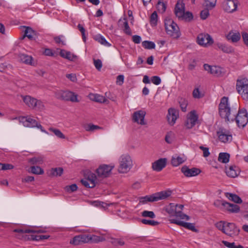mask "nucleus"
I'll return each instance as SVG.
<instances>
[{
    "label": "nucleus",
    "instance_id": "obj_1",
    "mask_svg": "<svg viewBox=\"0 0 248 248\" xmlns=\"http://www.w3.org/2000/svg\"><path fill=\"white\" fill-rule=\"evenodd\" d=\"M219 114L226 122L235 121L239 127H245L248 122V114L245 108H239L238 111L234 109V114L231 116V108L228 105V98L223 97L218 106Z\"/></svg>",
    "mask_w": 248,
    "mask_h": 248
},
{
    "label": "nucleus",
    "instance_id": "obj_2",
    "mask_svg": "<svg viewBox=\"0 0 248 248\" xmlns=\"http://www.w3.org/2000/svg\"><path fill=\"white\" fill-rule=\"evenodd\" d=\"M178 0L175 6L174 14L179 20H184L186 22H190L193 19L192 13L189 11H185V5L182 2L180 4Z\"/></svg>",
    "mask_w": 248,
    "mask_h": 248
},
{
    "label": "nucleus",
    "instance_id": "obj_3",
    "mask_svg": "<svg viewBox=\"0 0 248 248\" xmlns=\"http://www.w3.org/2000/svg\"><path fill=\"white\" fill-rule=\"evenodd\" d=\"M236 90L244 100L248 101V80L247 79H237Z\"/></svg>",
    "mask_w": 248,
    "mask_h": 248
},
{
    "label": "nucleus",
    "instance_id": "obj_4",
    "mask_svg": "<svg viewBox=\"0 0 248 248\" xmlns=\"http://www.w3.org/2000/svg\"><path fill=\"white\" fill-rule=\"evenodd\" d=\"M56 97L60 100L70 101L72 102H78V95L75 93L69 91H61L56 93Z\"/></svg>",
    "mask_w": 248,
    "mask_h": 248
},
{
    "label": "nucleus",
    "instance_id": "obj_5",
    "mask_svg": "<svg viewBox=\"0 0 248 248\" xmlns=\"http://www.w3.org/2000/svg\"><path fill=\"white\" fill-rule=\"evenodd\" d=\"M114 168L112 165L102 164L96 170L95 172L98 178H106L110 176Z\"/></svg>",
    "mask_w": 248,
    "mask_h": 248
},
{
    "label": "nucleus",
    "instance_id": "obj_6",
    "mask_svg": "<svg viewBox=\"0 0 248 248\" xmlns=\"http://www.w3.org/2000/svg\"><path fill=\"white\" fill-rule=\"evenodd\" d=\"M132 166V161L129 155H123L121 157L119 171L121 173L127 172Z\"/></svg>",
    "mask_w": 248,
    "mask_h": 248
},
{
    "label": "nucleus",
    "instance_id": "obj_7",
    "mask_svg": "<svg viewBox=\"0 0 248 248\" xmlns=\"http://www.w3.org/2000/svg\"><path fill=\"white\" fill-rule=\"evenodd\" d=\"M21 97L23 102L31 108H36L38 109H42L44 107L41 101L38 100L30 95H21Z\"/></svg>",
    "mask_w": 248,
    "mask_h": 248
},
{
    "label": "nucleus",
    "instance_id": "obj_8",
    "mask_svg": "<svg viewBox=\"0 0 248 248\" xmlns=\"http://www.w3.org/2000/svg\"><path fill=\"white\" fill-rule=\"evenodd\" d=\"M237 0H226L222 3V7L224 11L231 13L237 10Z\"/></svg>",
    "mask_w": 248,
    "mask_h": 248
},
{
    "label": "nucleus",
    "instance_id": "obj_9",
    "mask_svg": "<svg viewBox=\"0 0 248 248\" xmlns=\"http://www.w3.org/2000/svg\"><path fill=\"white\" fill-rule=\"evenodd\" d=\"M197 42L200 46H206L212 44L214 41L209 34L201 33L197 36Z\"/></svg>",
    "mask_w": 248,
    "mask_h": 248
},
{
    "label": "nucleus",
    "instance_id": "obj_10",
    "mask_svg": "<svg viewBox=\"0 0 248 248\" xmlns=\"http://www.w3.org/2000/svg\"><path fill=\"white\" fill-rule=\"evenodd\" d=\"M198 121V115L195 110L190 112L188 115L187 120L185 123V125L188 129L193 127Z\"/></svg>",
    "mask_w": 248,
    "mask_h": 248
},
{
    "label": "nucleus",
    "instance_id": "obj_11",
    "mask_svg": "<svg viewBox=\"0 0 248 248\" xmlns=\"http://www.w3.org/2000/svg\"><path fill=\"white\" fill-rule=\"evenodd\" d=\"M217 135L219 140L224 143L231 142L232 139L231 132L225 129H220L217 132Z\"/></svg>",
    "mask_w": 248,
    "mask_h": 248
},
{
    "label": "nucleus",
    "instance_id": "obj_12",
    "mask_svg": "<svg viewBox=\"0 0 248 248\" xmlns=\"http://www.w3.org/2000/svg\"><path fill=\"white\" fill-rule=\"evenodd\" d=\"M165 30L167 34L174 39H177L181 35L179 28L176 23L168 27Z\"/></svg>",
    "mask_w": 248,
    "mask_h": 248
},
{
    "label": "nucleus",
    "instance_id": "obj_13",
    "mask_svg": "<svg viewBox=\"0 0 248 248\" xmlns=\"http://www.w3.org/2000/svg\"><path fill=\"white\" fill-rule=\"evenodd\" d=\"M181 171L187 177L195 176L201 172V170L197 168L189 169L187 166H184L181 168Z\"/></svg>",
    "mask_w": 248,
    "mask_h": 248
},
{
    "label": "nucleus",
    "instance_id": "obj_14",
    "mask_svg": "<svg viewBox=\"0 0 248 248\" xmlns=\"http://www.w3.org/2000/svg\"><path fill=\"white\" fill-rule=\"evenodd\" d=\"M90 234H81L75 236L70 243L74 245H78L82 243L90 242Z\"/></svg>",
    "mask_w": 248,
    "mask_h": 248
},
{
    "label": "nucleus",
    "instance_id": "obj_15",
    "mask_svg": "<svg viewBox=\"0 0 248 248\" xmlns=\"http://www.w3.org/2000/svg\"><path fill=\"white\" fill-rule=\"evenodd\" d=\"M145 114L146 112L143 110L135 111L133 114V121L141 125H145L146 123L144 122V120Z\"/></svg>",
    "mask_w": 248,
    "mask_h": 248
},
{
    "label": "nucleus",
    "instance_id": "obj_16",
    "mask_svg": "<svg viewBox=\"0 0 248 248\" xmlns=\"http://www.w3.org/2000/svg\"><path fill=\"white\" fill-rule=\"evenodd\" d=\"M24 28H25V30L24 31V35L21 38L22 39L26 37H28L31 41L35 40L37 38V32L31 27L24 26Z\"/></svg>",
    "mask_w": 248,
    "mask_h": 248
},
{
    "label": "nucleus",
    "instance_id": "obj_17",
    "mask_svg": "<svg viewBox=\"0 0 248 248\" xmlns=\"http://www.w3.org/2000/svg\"><path fill=\"white\" fill-rule=\"evenodd\" d=\"M226 233L225 234L232 236V235H238L240 230L234 223H228L225 226Z\"/></svg>",
    "mask_w": 248,
    "mask_h": 248
},
{
    "label": "nucleus",
    "instance_id": "obj_18",
    "mask_svg": "<svg viewBox=\"0 0 248 248\" xmlns=\"http://www.w3.org/2000/svg\"><path fill=\"white\" fill-rule=\"evenodd\" d=\"M178 111L176 109L170 108L168 110V113L167 116L169 123L173 125L177 118L178 117Z\"/></svg>",
    "mask_w": 248,
    "mask_h": 248
},
{
    "label": "nucleus",
    "instance_id": "obj_19",
    "mask_svg": "<svg viewBox=\"0 0 248 248\" xmlns=\"http://www.w3.org/2000/svg\"><path fill=\"white\" fill-rule=\"evenodd\" d=\"M166 158H160L152 163V168L154 170L160 171L166 167Z\"/></svg>",
    "mask_w": 248,
    "mask_h": 248
},
{
    "label": "nucleus",
    "instance_id": "obj_20",
    "mask_svg": "<svg viewBox=\"0 0 248 248\" xmlns=\"http://www.w3.org/2000/svg\"><path fill=\"white\" fill-rule=\"evenodd\" d=\"M225 170L227 175L231 178L237 177L240 173L239 168L235 165L230 166L228 168L226 167Z\"/></svg>",
    "mask_w": 248,
    "mask_h": 248
},
{
    "label": "nucleus",
    "instance_id": "obj_21",
    "mask_svg": "<svg viewBox=\"0 0 248 248\" xmlns=\"http://www.w3.org/2000/svg\"><path fill=\"white\" fill-rule=\"evenodd\" d=\"M20 122H22L23 125L26 127H35L37 124V122L30 117H21L19 118Z\"/></svg>",
    "mask_w": 248,
    "mask_h": 248
},
{
    "label": "nucleus",
    "instance_id": "obj_22",
    "mask_svg": "<svg viewBox=\"0 0 248 248\" xmlns=\"http://www.w3.org/2000/svg\"><path fill=\"white\" fill-rule=\"evenodd\" d=\"M18 57L20 62L26 64L35 66L36 64V62H34L33 59L31 56L21 53L19 54Z\"/></svg>",
    "mask_w": 248,
    "mask_h": 248
},
{
    "label": "nucleus",
    "instance_id": "obj_23",
    "mask_svg": "<svg viewBox=\"0 0 248 248\" xmlns=\"http://www.w3.org/2000/svg\"><path fill=\"white\" fill-rule=\"evenodd\" d=\"M172 193L171 190L162 191L159 192L154 193L155 201H158L160 200H164L170 196Z\"/></svg>",
    "mask_w": 248,
    "mask_h": 248
},
{
    "label": "nucleus",
    "instance_id": "obj_24",
    "mask_svg": "<svg viewBox=\"0 0 248 248\" xmlns=\"http://www.w3.org/2000/svg\"><path fill=\"white\" fill-rule=\"evenodd\" d=\"M60 55L62 57L72 61H74L77 57L76 55L72 54L70 51L63 49L61 50Z\"/></svg>",
    "mask_w": 248,
    "mask_h": 248
},
{
    "label": "nucleus",
    "instance_id": "obj_25",
    "mask_svg": "<svg viewBox=\"0 0 248 248\" xmlns=\"http://www.w3.org/2000/svg\"><path fill=\"white\" fill-rule=\"evenodd\" d=\"M228 40H231L233 43L237 42L241 38L240 34L239 32L234 33L231 31L226 36Z\"/></svg>",
    "mask_w": 248,
    "mask_h": 248
},
{
    "label": "nucleus",
    "instance_id": "obj_26",
    "mask_svg": "<svg viewBox=\"0 0 248 248\" xmlns=\"http://www.w3.org/2000/svg\"><path fill=\"white\" fill-rule=\"evenodd\" d=\"M225 209L230 213H238L240 211L238 205L227 202Z\"/></svg>",
    "mask_w": 248,
    "mask_h": 248
},
{
    "label": "nucleus",
    "instance_id": "obj_27",
    "mask_svg": "<svg viewBox=\"0 0 248 248\" xmlns=\"http://www.w3.org/2000/svg\"><path fill=\"white\" fill-rule=\"evenodd\" d=\"M63 171V170L62 167L52 168L49 171L48 176H60L62 175Z\"/></svg>",
    "mask_w": 248,
    "mask_h": 248
},
{
    "label": "nucleus",
    "instance_id": "obj_28",
    "mask_svg": "<svg viewBox=\"0 0 248 248\" xmlns=\"http://www.w3.org/2000/svg\"><path fill=\"white\" fill-rule=\"evenodd\" d=\"M165 210L170 215V217H174L177 212V209H176L175 204L171 203L165 208Z\"/></svg>",
    "mask_w": 248,
    "mask_h": 248
},
{
    "label": "nucleus",
    "instance_id": "obj_29",
    "mask_svg": "<svg viewBox=\"0 0 248 248\" xmlns=\"http://www.w3.org/2000/svg\"><path fill=\"white\" fill-rule=\"evenodd\" d=\"M230 155L227 153H220L219 154L218 161L221 163L226 164L229 162Z\"/></svg>",
    "mask_w": 248,
    "mask_h": 248
},
{
    "label": "nucleus",
    "instance_id": "obj_30",
    "mask_svg": "<svg viewBox=\"0 0 248 248\" xmlns=\"http://www.w3.org/2000/svg\"><path fill=\"white\" fill-rule=\"evenodd\" d=\"M226 197L230 200L236 203H241L242 202V199L236 194L231 193H226Z\"/></svg>",
    "mask_w": 248,
    "mask_h": 248
},
{
    "label": "nucleus",
    "instance_id": "obj_31",
    "mask_svg": "<svg viewBox=\"0 0 248 248\" xmlns=\"http://www.w3.org/2000/svg\"><path fill=\"white\" fill-rule=\"evenodd\" d=\"M121 22H123V26L124 27V32L127 35H131L132 34L131 30L128 25L126 17L124 18L123 20L121 19H119V22L120 23Z\"/></svg>",
    "mask_w": 248,
    "mask_h": 248
},
{
    "label": "nucleus",
    "instance_id": "obj_32",
    "mask_svg": "<svg viewBox=\"0 0 248 248\" xmlns=\"http://www.w3.org/2000/svg\"><path fill=\"white\" fill-rule=\"evenodd\" d=\"M156 202L154 194L140 198V202L142 204H145L147 202Z\"/></svg>",
    "mask_w": 248,
    "mask_h": 248
},
{
    "label": "nucleus",
    "instance_id": "obj_33",
    "mask_svg": "<svg viewBox=\"0 0 248 248\" xmlns=\"http://www.w3.org/2000/svg\"><path fill=\"white\" fill-rule=\"evenodd\" d=\"M93 39L96 41L98 42L102 45H105L107 46H111V44L109 43L106 39L100 34H97L93 37Z\"/></svg>",
    "mask_w": 248,
    "mask_h": 248
},
{
    "label": "nucleus",
    "instance_id": "obj_34",
    "mask_svg": "<svg viewBox=\"0 0 248 248\" xmlns=\"http://www.w3.org/2000/svg\"><path fill=\"white\" fill-rule=\"evenodd\" d=\"M185 162L183 158L180 156H173L171 160V164L174 167H177Z\"/></svg>",
    "mask_w": 248,
    "mask_h": 248
},
{
    "label": "nucleus",
    "instance_id": "obj_35",
    "mask_svg": "<svg viewBox=\"0 0 248 248\" xmlns=\"http://www.w3.org/2000/svg\"><path fill=\"white\" fill-rule=\"evenodd\" d=\"M87 179L91 183V187L95 186L97 183V175L95 173L90 172Z\"/></svg>",
    "mask_w": 248,
    "mask_h": 248
},
{
    "label": "nucleus",
    "instance_id": "obj_36",
    "mask_svg": "<svg viewBox=\"0 0 248 248\" xmlns=\"http://www.w3.org/2000/svg\"><path fill=\"white\" fill-rule=\"evenodd\" d=\"M217 46L223 52L227 53H232L233 49L231 46L223 44H218Z\"/></svg>",
    "mask_w": 248,
    "mask_h": 248
},
{
    "label": "nucleus",
    "instance_id": "obj_37",
    "mask_svg": "<svg viewBox=\"0 0 248 248\" xmlns=\"http://www.w3.org/2000/svg\"><path fill=\"white\" fill-rule=\"evenodd\" d=\"M217 0H204L203 6L210 9H213L216 5Z\"/></svg>",
    "mask_w": 248,
    "mask_h": 248
},
{
    "label": "nucleus",
    "instance_id": "obj_38",
    "mask_svg": "<svg viewBox=\"0 0 248 248\" xmlns=\"http://www.w3.org/2000/svg\"><path fill=\"white\" fill-rule=\"evenodd\" d=\"M90 242L92 243H98L99 242H102L105 240V239L102 236H97L95 235L90 234Z\"/></svg>",
    "mask_w": 248,
    "mask_h": 248
},
{
    "label": "nucleus",
    "instance_id": "obj_39",
    "mask_svg": "<svg viewBox=\"0 0 248 248\" xmlns=\"http://www.w3.org/2000/svg\"><path fill=\"white\" fill-rule=\"evenodd\" d=\"M93 96H94V98L93 99V100L95 102H98V103H106V102H108V100L102 95H99L98 94H94Z\"/></svg>",
    "mask_w": 248,
    "mask_h": 248
},
{
    "label": "nucleus",
    "instance_id": "obj_40",
    "mask_svg": "<svg viewBox=\"0 0 248 248\" xmlns=\"http://www.w3.org/2000/svg\"><path fill=\"white\" fill-rule=\"evenodd\" d=\"M142 46L145 49H154L155 47L154 42L149 41H144L142 42Z\"/></svg>",
    "mask_w": 248,
    "mask_h": 248
},
{
    "label": "nucleus",
    "instance_id": "obj_41",
    "mask_svg": "<svg viewBox=\"0 0 248 248\" xmlns=\"http://www.w3.org/2000/svg\"><path fill=\"white\" fill-rule=\"evenodd\" d=\"M157 14L156 11H154L150 16V22L152 26H155L157 22Z\"/></svg>",
    "mask_w": 248,
    "mask_h": 248
},
{
    "label": "nucleus",
    "instance_id": "obj_42",
    "mask_svg": "<svg viewBox=\"0 0 248 248\" xmlns=\"http://www.w3.org/2000/svg\"><path fill=\"white\" fill-rule=\"evenodd\" d=\"M179 103L181 107V110L186 112V107L187 106V101L184 98H180L178 99Z\"/></svg>",
    "mask_w": 248,
    "mask_h": 248
},
{
    "label": "nucleus",
    "instance_id": "obj_43",
    "mask_svg": "<svg viewBox=\"0 0 248 248\" xmlns=\"http://www.w3.org/2000/svg\"><path fill=\"white\" fill-rule=\"evenodd\" d=\"M166 8L167 6L165 3H164L161 0H158L156 5V8L159 12L163 13L165 12Z\"/></svg>",
    "mask_w": 248,
    "mask_h": 248
},
{
    "label": "nucleus",
    "instance_id": "obj_44",
    "mask_svg": "<svg viewBox=\"0 0 248 248\" xmlns=\"http://www.w3.org/2000/svg\"><path fill=\"white\" fill-rule=\"evenodd\" d=\"M222 243L228 248H244V247L241 245L236 246L234 242L230 243L227 241L223 240Z\"/></svg>",
    "mask_w": 248,
    "mask_h": 248
},
{
    "label": "nucleus",
    "instance_id": "obj_45",
    "mask_svg": "<svg viewBox=\"0 0 248 248\" xmlns=\"http://www.w3.org/2000/svg\"><path fill=\"white\" fill-rule=\"evenodd\" d=\"M31 171L35 174H43L44 172V170L39 166H31Z\"/></svg>",
    "mask_w": 248,
    "mask_h": 248
},
{
    "label": "nucleus",
    "instance_id": "obj_46",
    "mask_svg": "<svg viewBox=\"0 0 248 248\" xmlns=\"http://www.w3.org/2000/svg\"><path fill=\"white\" fill-rule=\"evenodd\" d=\"M49 130L53 132L54 133V134L59 138L62 139L65 138V136H64V135L59 129L51 127L49 128Z\"/></svg>",
    "mask_w": 248,
    "mask_h": 248
},
{
    "label": "nucleus",
    "instance_id": "obj_47",
    "mask_svg": "<svg viewBox=\"0 0 248 248\" xmlns=\"http://www.w3.org/2000/svg\"><path fill=\"white\" fill-rule=\"evenodd\" d=\"M140 221L144 224L149 225L153 226H157L159 224V222L158 221L146 219H142Z\"/></svg>",
    "mask_w": 248,
    "mask_h": 248
},
{
    "label": "nucleus",
    "instance_id": "obj_48",
    "mask_svg": "<svg viewBox=\"0 0 248 248\" xmlns=\"http://www.w3.org/2000/svg\"><path fill=\"white\" fill-rule=\"evenodd\" d=\"M225 223V221H220L215 224V226L216 228H217L219 231H221L224 233H226Z\"/></svg>",
    "mask_w": 248,
    "mask_h": 248
},
{
    "label": "nucleus",
    "instance_id": "obj_49",
    "mask_svg": "<svg viewBox=\"0 0 248 248\" xmlns=\"http://www.w3.org/2000/svg\"><path fill=\"white\" fill-rule=\"evenodd\" d=\"M221 70L220 67L213 66L211 74L215 76H220L221 75Z\"/></svg>",
    "mask_w": 248,
    "mask_h": 248
},
{
    "label": "nucleus",
    "instance_id": "obj_50",
    "mask_svg": "<svg viewBox=\"0 0 248 248\" xmlns=\"http://www.w3.org/2000/svg\"><path fill=\"white\" fill-rule=\"evenodd\" d=\"M29 162L32 165L42 164L43 160L41 157H32L29 159Z\"/></svg>",
    "mask_w": 248,
    "mask_h": 248
},
{
    "label": "nucleus",
    "instance_id": "obj_51",
    "mask_svg": "<svg viewBox=\"0 0 248 248\" xmlns=\"http://www.w3.org/2000/svg\"><path fill=\"white\" fill-rule=\"evenodd\" d=\"M174 217H179L180 218L182 219H186V220H188L190 218L188 216L184 214L181 210H177V212L175 214Z\"/></svg>",
    "mask_w": 248,
    "mask_h": 248
},
{
    "label": "nucleus",
    "instance_id": "obj_52",
    "mask_svg": "<svg viewBox=\"0 0 248 248\" xmlns=\"http://www.w3.org/2000/svg\"><path fill=\"white\" fill-rule=\"evenodd\" d=\"M211 10L209 8H205L204 10H202L200 13V17L202 20L206 19L209 16V10Z\"/></svg>",
    "mask_w": 248,
    "mask_h": 248
},
{
    "label": "nucleus",
    "instance_id": "obj_53",
    "mask_svg": "<svg viewBox=\"0 0 248 248\" xmlns=\"http://www.w3.org/2000/svg\"><path fill=\"white\" fill-rule=\"evenodd\" d=\"M141 216L143 217H149L151 218H154L155 215L154 212L144 210L141 213Z\"/></svg>",
    "mask_w": 248,
    "mask_h": 248
},
{
    "label": "nucleus",
    "instance_id": "obj_54",
    "mask_svg": "<svg viewBox=\"0 0 248 248\" xmlns=\"http://www.w3.org/2000/svg\"><path fill=\"white\" fill-rule=\"evenodd\" d=\"M226 203H227V202L224 200H217L214 202V204L216 207L218 208L223 207L225 208Z\"/></svg>",
    "mask_w": 248,
    "mask_h": 248
},
{
    "label": "nucleus",
    "instance_id": "obj_55",
    "mask_svg": "<svg viewBox=\"0 0 248 248\" xmlns=\"http://www.w3.org/2000/svg\"><path fill=\"white\" fill-rule=\"evenodd\" d=\"M78 189V186L74 184L70 186H67L65 187V190L68 192H73L76 191Z\"/></svg>",
    "mask_w": 248,
    "mask_h": 248
},
{
    "label": "nucleus",
    "instance_id": "obj_56",
    "mask_svg": "<svg viewBox=\"0 0 248 248\" xmlns=\"http://www.w3.org/2000/svg\"><path fill=\"white\" fill-rule=\"evenodd\" d=\"M184 228H186L189 230L192 231L194 232H198V230L195 228V225L193 223L189 222H186Z\"/></svg>",
    "mask_w": 248,
    "mask_h": 248
},
{
    "label": "nucleus",
    "instance_id": "obj_57",
    "mask_svg": "<svg viewBox=\"0 0 248 248\" xmlns=\"http://www.w3.org/2000/svg\"><path fill=\"white\" fill-rule=\"evenodd\" d=\"M85 129L86 131H93L96 129H102V128L98 125H94L93 124H89L87 125V126L85 127Z\"/></svg>",
    "mask_w": 248,
    "mask_h": 248
},
{
    "label": "nucleus",
    "instance_id": "obj_58",
    "mask_svg": "<svg viewBox=\"0 0 248 248\" xmlns=\"http://www.w3.org/2000/svg\"><path fill=\"white\" fill-rule=\"evenodd\" d=\"M151 81L152 83H153L154 84L156 85H158L160 84L161 82V79L158 76H153L151 78Z\"/></svg>",
    "mask_w": 248,
    "mask_h": 248
},
{
    "label": "nucleus",
    "instance_id": "obj_59",
    "mask_svg": "<svg viewBox=\"0 0 248 248\" xmlns=\"http://www.w3.org/2000/svg\"><path fill=\"white\" fill-rule=\"evenodd\" d=\"M175 22L170 17H167L165 20V30L170 27L171 25L174 24Z\"/></svg>",
    "mask_w": 248,
    "mask_h": 248
},
{
    "label": "nucleus",
    "instance_id": "obj_60",
    "mask_svg": "<svg viewBox=\"0 0 248 248\" xmlns=\"http://www.w3.org/2000/svg\"><path fill=\"white\" fill-rule=\"evenodd\" d=\"M94 64L96 68L98 71H100L102 67V63L100 60L97 59V60H94Z\"/></svg>",
    "mask_w": 248,
    "mask_h": 248
},
{
    "label": "nucleus",
    "instance_id": "obj_61",
    "mask_svg": "<svg viewBox=\"0 0 248 248\" xmlns=\"http://www.w3.org/2000/svg\"><path fill=\"white\" fill-rule=\"evenodd\" d=\"M200 149L203 151V156L204 157H206L210 155V152L208 148L201 146H200Z\"/></svg>",
    "mask_w": 248,
    "mask_h": 248
},
{
    "label": "nucleus",
    "instance_id": "obj_62",
    "mask_svg": "<svg viewBox=\"0 0 248 248\" xmlns=\"http://www.w3.org/2000/svg\"><path fill=\"white\" fill-rule=\"evenodd\" d=\"M192 94L193 97L195 98H200L202 97V95L198 88H196L193 90Z\"/></svg>",
    "mask_w": 248,
    "mask_h": 248
},
{
    "label": "nucleus",
    "instance_id": "obj_63",
    "mask_svg": "<svg viewBox=\"0 0 248 248\" xmlns=\"http://www.w3.org/2000/svg\"><path fill=\"white\" fill-rule=\"evenodd\" d=\"M44 54L48 56H54L55 53L52 49L50 48H46L44 51Z\"/></svg>",
    "mask_w": 248,
    "mask_h": 248
},
{
    "label": "nucleus",
    "instance_id": "obj_64",
    "mask_svg": "<svg viewBox=\"0 0 248 248\" xmlns=\"http://www.w3.org/2000/svg\"><path fill=\"white\" fill-rule=\"evenodd\" d=\"M242 36L244 44L248 47V33L245 32H243Z\"/></svg>",
    "mask_w": 248,
    "mask_h": 248
}]
</instances>
